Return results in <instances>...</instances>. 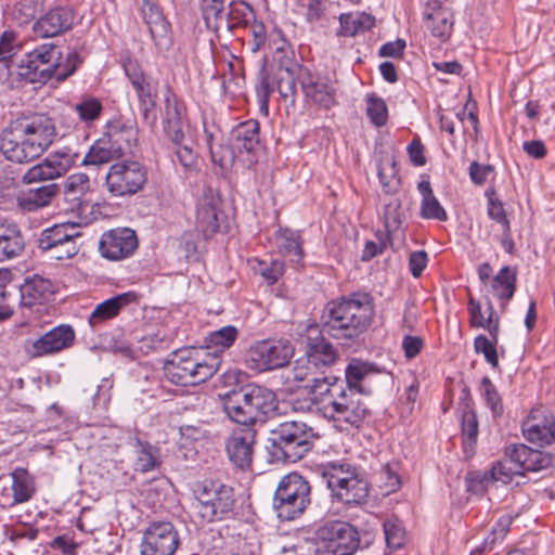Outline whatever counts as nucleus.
<instances>
[{
	"label": "nucleus",
	"instance_id": "nucleus-1",
	"mask_svg": "<svg viewBox=\"0 0 555 555\" xmlns=\"http://www.w3.org/2000/svg\"><path fill=\"white\" fill-rule=\"evenodd\" d=\"M373 317L372 297L367 294H353L349 298L328 302L321 320L323 332L337 339H349L363 333Z\"/></svg>",
	"mask_w": 555,
	"mask_h": 555
},
{
	"label": "nucleus",
	"instance_id": "nucleus-2",
	"mask_svg": "<svg viewBox=\"0 0 555 555\" xmlns=\"http://www.w3.org/2000/svg\"><path fill=\"white\" fill-rule=\"evenodd\" d=\"M228 417L241 426H254L264 422L276 408L275 393L263 386L247 385L221 396Z\"/></svg>",
	"mask_w": 555,
	"mask_h": 555
},
{
	"label": "nucleus",
	"instance_id": "nucleus-3",
	"mask_svg": "<svg viewBox=\"0 0 555 555\" xmlns=\"http://www.w3.org/2000/svg\"><path fill=\"white\" fill-rule=\"evenodd\" d=\"M79 64L77 52L68 53L65 63L62 52L53 43H44L27 53L18 64V75L30 82H46L55 77L62 81L73 75Z\"/></svg>",
	"mask_w": 555,
	"mask_h": 555
},
{
	"label": "nucleus",
	"instance_id": "nucleus-4",
	"mask_svg": "<svg viewBox=\"0 0 555 555\" xmlns=\"http://www.w3.org/2000/svg\"><path fill=\"white\" fill-rule=\"evenodd\" d=\"M220 358L205 348L182 349L173 352L164 364L168 380L179 386H195L214 376Z\"/></svg>",
	"mask_w": 555,
	"mask_h": 555
},
{
	"label": "nucleus",
	"instance_id": "nucleus-5",
	"mask_svg": "<svg viewBox=\"0 0 555 555\" xmlns=\"http://www.w3.org/2000/svg\"><path fill=\"white\" fill-rule=\"evenodd\" d=\"M267 447L278 461L295 463L312 448L313 429L299 421H287L279 424L270 433Z\"/></svg>",
	"mask_w": 555,
	"mask_h": 555
},
{
	"label": "nucleus",
	"instance_id": "nucleus-6",
	"mask_svg": "<svg viewBox=\"0 0 555 555\" xmlns=\"http://www.w3.org/2000/svg\"><path fill=\"white\" fill-rule=\"evenodd\" d=\"M311 504V486L301 475L291 473L281 478L273 496V508L281 520L300 517Z\"/></svg>",
	"mask_w": 555,
	"mask_h": 555
},
{
	"label": "nucleus",
	"instance_id": "nucleus-7",
	"mask_svg": "<svg viewBox=\"0 0 555 555\" xmlns=\"http://www.w3.org/2000/svg\"><path fill=\"white\" fill-rule=\"evenodd\" d=\"M367 413L369 406L363 390L345 388V386L324 406V416L340 431L359 427Z\"/></svg>",
	"mask_w": 555,
	"mask_h": 555
},
{
	"label": "nucleus",
	"instance_id": "nucleus-8",
	"mask_svg": "<svg viewBox=\"0 0 555 555\" xmlns=\"http://www.w3.org/2000/svg\"><path fill=\"white\" fill-rule=\"evenodd\" d=\"M195 494L193 507L203 521L220 520L233 509V489L220 480H204Z\"/></svg>",
	"mask_w": 555,
	"mask_h": 555
},
{
	"label": "nucleus",
	"instance_id": "nucleus-9",
	"mask_svg": "<svg viewBox=\"0 0 555 555\" xmlns=\"http://www.w3.org/2000/svg\"><path fill=\"white\" fill-rule=\"evenodd\" d=\"M147 181L144 165L137 160H119L109 166L105 176L107 192L115 197L132 196L140 192Z\"/></svg>",
	"mask_w": 555,
	"mask_h": 555
},
{
	"label": "nucleus",
	"instance_id": "nucleus-10",
	"mask_svg": "<svg viewBox=\"0 0 555 555\" xmlns=\"http://www.w3.org/2000/svg\"><path fill=\"white\" fill-rule=\"evenodd\" d=\"M293 356L288 340H261L248 348L245 361L249 369L264 372L285 366Z\"/></svg>",
	"mask_w": 555,
	"mask_h": 555
},
{
	"label": "nucleus",
	"instance_id": "nucleus-11",
	"mask_svg": "<svg viewBox=\"0 0 555 555\" xmlns=\"http://www.w3.org/2000/svg\"><path fill=\"white\" fill-rule=\"evenodd\" d=\"M317 535L320 548L331 555H352L360 544L358 531L340 520L325 522L318 529Z\"/></svg>",
	"mask_w": 555,
	"mask_h": 555
},
{
	"label": "nucleus",
	"instance_id": "nucleus-12",
	"mask_svg": "<svg viewBox=\"0 0 555 555\" xmlns=\"http://www.w3.org/2000/svg\"><path fill=\"white\" fill-rule=\"evenodd\" d=\"M180 545L179 532L170 521H152L143 531L141 555H175Z\"/></svg>",
	"mask_w": 555,
	"mask_h": 555
},
{
	"label": "nucleus",
	"instance_id": "nucleus-13",
	"mask_svg": "<svg viewBox=\"0 0 555 555\" xmlns=\"http://www.w3.org/2000/svg\"><path fill=\"white\" fill-rule=\"evenodd\" d=\"M325 477L334 495L346 504L361 503L369 494L367 483L354 472L344 469L343 466L333 467Z\"/></svg>",
	"mask_w": 555,
	"mask_h": 555
},
{
	"label": "nucleus",
	"instance_id": "nucleus-14",
	"mask_svg": "<svg viewBox=\"0 0 555 555\" xmlns=\"http://www.w3.org/2000/svg\"><path fill=\"white\" fill-rule=\"evenodd\" d=\"M0 151L7 159L18 164L29 163L41 156L14 120L0 134Z\"/></svg>",
	"mask_w": 555,
	"mask_h": 555
},
{
	"label": "nucleus",
	"instance_id": "nucleus-15",
	"mask_svg": "<svg viewBox=\"0 0 555 555\" xmlns=\"http://www.w3.org/2000/svg\"><path fill=\"white\" fill-rule=\"evenodd\" d=\"M138 248V237L129 228H116L104 232L99 242L102 257L118 261L130 257Z\"/></svg>",
	"mask_w": 555,
	"mask_h": 555
},
{
	"label": "nucleus",
	"instance_id": "nucleus-16",
	"mask_svg": "<svg viewBox=\"0 0 555 555\" xmlns=\"http://www.w3.org/2000/svg\"><path fill=\"white\" fill-rule=\"evenodd\" d=\"M40 155L47 151L56 137L54 120L46 114L23 116L14 120Z\"/></svg>",
	"mask_w": 555,
	"mask_h": 555
},
{
	"label": "nucleus",
	"instance_id": "nucleus-17",
	"mask_svg": "<svg viewBox=\"0 0 555 555\" xmlns=\"http://www.w3.org/2000/svg\"><path fill=\"white\" fill-rule=\"evenodd\" d=\"M75 332L70 325H59L35 340H27L25 350L31 358L56 353L70 347Z\"/></svg>",
	"mask_w": 555,
	"mask_h": 555
},
{
	"label": "nucleus",
	"instance_id": "nucleus-18",
	"mask_svg": "<svg viewBox=\"0 0 555 555\" xmlns=\"http://www.w3.org/2000/svg\"><path fill=\"white\" fill-rule=\"evenodd\" d=\"M305 96L314 104L331 108L336 104L335 81L326 76L311 73L308 68L298 76Z\"/></svg>",
	"mask_w": 555,
	"mask_h": 555
},
{
	"label": "nucleus",
	"instance_id": "nucleus-19",
	"mask_svg": "<svg viewBox=\"0 0 555 555\" xmlns=\"http://www.w3.org/2000/svg\"><path fill=\"white\" fill-rule=\"evenodd\" d=\"M256 443V430L251 426H240L231 433L227 440V452L231 462L237 467H249Z\"/></svg>",
	"mask_w": 555,
	"mask_h": 555
},
{
	"label": "nucleus",
	"instance_id": "nucleus-20",
	"mask_svg": "<svg viewBox=\"0 0 555 555\" xmlns=\"http://www.w3.org/2000/svg\"><path fill=\"white\" fill-rule=\"evenodd\" d=\"M521 428L525 438L539 447L548 446L555 440V420L547 410L531 411Z\"/></svg>",
	"mask_w": 555,
	"mask_h": 555
},
{
	"label": "nucleus",
	"instance_id": "nucleus-21",
	"mask_svg": "<svg viewBox=\"0 0 555 555\" xmlns=\"http://www.w3.org/2000/svg\"><path fill=\"white\" fill-rule=\"evenodd\" d=\"M75 13L67 7H56L49 10L33 25V31L40 38H51L72 29Z\"/></svg>",
	"mask_w": 555,
	"mask_h": 555
},
{
	"label": "nucleus",
	"instance_id": "nucleus-22",
	"mask_svg": "<svg viewBox=\"0 0 555 555\" xmlns=\"http://www.w3.org/2000/svg\"><path fill=\"white\" fill-rule=\"evenodd\" d=\"M221 198L211 188L203 191L196 206V227L206 236L219 230Z\"/></svg>",
	"mask_w": 555,
	"mask_h": 555
},
{
	"label": "nucleus",
	"instance_id": "nucleus-23",
	"mask_svg": "<svg viewBox=\"0 0 555 555\" xmlns=\"http://www.w3.org/2000/svg\"><path fill=\"white\" fill-rule=\"evenodd\" d=\"M424 23L431 36L446 42L452 35L454 14L450 8L438 1L428 2L424 12Z\"/></svg>",
	"mask_w": 555,
	"mask_h": 555
},
{
	"label": "nucleus",
	"instance_id": "nucleus-24",
	"mask_svg": "<svg viewBox=\"0 0 555 555\" xmlns=\"http://www.w3.org/2000/svg\"><path fill=\"white\" fill-rule=\"evenodd\" d=\"M276 53H283L284 55L278 60L279 68L276 73V88L284 101H289L291 104L295 103L297 88L296 80L301 74V70H306L295 63L286 53L284 48H278Z\"/></svg>",
	"mask_w": 555,
	"mask_h": 555
},
{
	"label": "nucleus",
	"instance_id": "nucleus-25",
	"mask_svg": "<svg viewBox=\"0 0 555 555\" xmlns=\"http://www.w3.org/2000/svg\"><path fill=\"white\" fill-rule=\"evenodd\" d=\"M166 118L164 131L167 138L175 144H182L189 122L185 107L175 96H166Z\"/></svg>",
	"mask_w": 555,
	"mask_h": 555
},
{
	"label": "nucleus",
	"instance_id": "nucleus-26",
	"mask_svg": "<svg viewBox=\"0 0 555 555\" xmlns=\"http://www.w3.org/2000/svg\"><path fill=\"white\" fill-rule=\"evenodd\" d=\"M104 135L115 149L119 147V154L122 157L137 146L139 130L135 121L114 120L108 124Z\"/></svg>",
	"mask_w": 555,
	"mask_h": 555
},
{
	"label": "nucleus",
	"instance_id": "nucleus-27",
	"mask_svg": "<svg viewBox=\"0 0 555 555\" xmlns=\"http://www.w3.org/2000/svg\"><path fill=\"white\" fill-rule=\"evenodd\" d=\"M506 456L517 463L521 475L524 472H538L548 466L550 459L543 452L531 449L525 444H515L506 448Z\"/></svg>",
	"mask_w": 555,
	"mask_h": 555
},
{
	"label": "nucleus",
	"instance_id": "nucleus-28",
	"mask_svg": "<svg viewBox=\"0 0 555 555\" xmlns=\"http://www.w3.org/2000/svg\"><path fill=\"white\" fill-rule=\"evenodd\" d=\"M138 300V295L133 292H127L104 300L95 306L89 317V323L92 327L117 317L122 308Z\"/></svg>",
	"mask_w": 555,
	"mask_h": 555
},
{
	"label": "nucleus",
	"instance_id": "nucleus-29",
	"mask_svg": "<svg viewBox=\"0 0 555 555\" xmlns=\"http://www.w3.org/2000/svg\"><path fill=\"white\" fill-rule=\"evenodd\" d=\"M229 142L238 154L254 153L260 143L258 121L249 119L238 124L232 129Z\"/></svg>",
	"mask_w": 555,
	"mask_h": 555
},
{
	"label": "nucleus",
	"instance_id": "nucleus-30",
	"mask_svg": "<svg viewBox=\"0 0 555 555\" xmlns=\"http://www.w3.org/2000/svg\"><path fill=\"white\" fill-rule=\"evenodd\" d=\"M21 302L25 307L47 301L53 294L52 283L40 275H33L25 279L20 287Z\"/></svg>",
	"mask_w": 555,
	"mask_h": 555
},
{
	"label": "nucleus",
	"instance_id": "nucleus-31",
	"mask_svg": "<svg viewBox=\"0 0 555 555\" xmlns=\"http://www.w3.org/2000/svg\"><path fill=\"white\" fill-rule=\"evenodd\" d=\"M461 408L462 414V438L465 452L472 451L477 442L478 421L472 409V397L469 389L465 386L462 389Z\"/></svg>",
	"mask_w": 555,
	"mask_h": 555
},
{
	"label": "nucleus",
	"instance_id": "nucleus-32",
	"mask_svg": "<svg viewBox=\"0 0 555 555\" xmlns=\"http://www.w3.org/2000/svg\"><path fill=\"white\" fill-rule=\"evenodd\" d=\"M60 192L56 183L29 189L17 197L18 206L26 211H37L49 206Z\"/></svg>",
	"mask_w": 555,
	"mask_h": 555
},
{
	"label": "nucleus",
	"instance_id": "nucleus-33",
	"mask_svg": "<svg viewBox=\"0 0 555 555\" xmlns=\"http://www.w3.org/2000/svg\"><path fill=\"white\" fill-rule=\"evenodd\" d=\"M81 236L75 223H57L44 229L38 238L40 249H50L52 246L61 245Z\"/></svg>",
	"mask_w": 555,
	"mask_h": 555
},
{
	"label": "nucleus",
	"instance_id": "nucleus-34",
	"mask_svg": "<svg viewBox=\"0 0 555 555\" xmlns=\"http://www.w3.org/2000/svg\"><path fill=\"white\" fill-rule=\"evenodd\" d=\"M146 7L143 9V14L149 25L151 36L156 46L165 47L170 42V25L164 17L158 7L151 4L144 0Z\"/></svg>",
	"mask_w": 555,
	"mask_h": 555
},
{
	"label": "nucleus",
	"instance_id": "nucleus-35",
	"mask_svg": "<svg viewBox=\"0 0 555 555\" xmlns=\"http://www.w3.org/2000/svg\"><path fill=\"white\" fill-rule=\"evenodd\" d=\"M25 247L23 235L14 223L0 224V261L17 257Z\"/></svg>",
	"mask_w": 555,
	"mask_h": 555
},
{
	"label": "nucleus",
	"instance_id": "nucleus-36",
	"mask_svg": "<svg viewBox=\"0 0 555 555\" xmlns=\"http://www.w3.org/2000/svg\"><path fill=\"white\" fill-rule=\"evenodd\" d=\"M119 158H121L119 147L115 149L103 135L89 147L87 154L81 158V165L100 167Z\"/></svg>",
	"mask_w": 555,
	"mask_h": 555
},
{
	"label": "nucleus",
	"instance_id": "nucleus-37",
	"mask_svg": "<svg viewBox=\"0 0 555 555\" xmlns=\"http://www.w3.org/2000/svg\"><path fill=\"white\" fill-rule=\"evenodd\" d=\"M417 190L422 196L420 210L421 217L423 219L446 221L448 219L447 211L435 196L429 180L420 181Z\"/></svg>",
	"mask_w": 555,
	"mask_h": 555
},
{
	"label": "nucleus",
	"instance_id": "nucleus-38",
	"mask_svg": "<svg viewBox=\"0 0 555 555\" xmlns=\"http://www.w3.org/2000/svg\"><path fill=\"white\" fill-rule=\"evenodd\" d=\"M162 465L160 450L146 441L135 440L134 468L140 473L158 469Z\"/></svg>",
	"mask_w": 555,
	"mask_h": 555
},
{
	"label": "nucleus",
	"instance_id": "nucleus-39",
	"mask_svg": "<svg viewBox=\"0 0 555 555\" xmlns=\"http://www.w3.org/2000/svg\"><path fill=\"white\" fill-rule=\"evenodd\" d=\"M12 501L3 502V505L21 504L29 501L34 495V480L26 469L16 468L12 473Z\"/></svg>",
	"mask_w": 555,
	"mask_h": 555
},
{
	"label": "nucleus",
	"instance_id": "nucleus-40",
	"mask_svg": "<svg viewBox=\"0 0 555 555\" xmlns=\"http://www.w3.org/2000/svg\"><path fill=\"white\" fill-rule=\"evenodd\" d=\"M338 358L337 350L334 346L325 340L311 346L307 353L305 362L308 364V370L327 367L333 365Z\"/></svg>",
	"mask_w": 555,
	"mask_h": 555
},
{
	"label": "nucleus",
	"instance_id": "nucleus-41",
	"mask_svg": "<svg viewBox=\"0 0 555 555\" xmlns=\"http://www.w3.org/2000/svg\"><path fill=\"white\" fill-rule=\"evenodd\" d=\"M493 295L503 300V306L514 296L516 289V274L509 267H503L491 281Z\"/></svg>",
	"mask_w": 555,
	"mask_h": 555
},
{
	"label": "nucleus",
	"instance_id": "nucleus-42",
	"mask_svg": "<svg viewBox=\"0 0 555 555\" xmlns=\"http://www.w3.org/2000/svg\"><path fill=\"white\" fill-rule=\"evenodd\" d=\"M378 178L386 194H395L400 188V177L392 156H384L378 164Z\"/></svg>",
	"mask_w": 555,
	"mask_h": 555
},
{
	"label": "nucleus",
	"instance_id": "nucleus-43",
	"mask_svg": "<svg viewBox=\"0 0 555 555\" xmlns=\"http://www.w3.org/2000/svg\"><path fill=\"white\" fill-rule=\"evenodd\" d=\"M255 17L253 8L244 2H231L227 14H223V25L232 30L246 26Z\"/></svg>",
	"mask_w": 555,
	"mask_h": 555
},
{
	"label": "nucleus",
	"instance_id": "nucleus-44",
	"mask_svg": "<svg viewBox=\"0 0 555 555\" xmlns=\"http://www.w3.org/2000/svg\"><path fill=\"white\" fill-rule=\"evenodd\" d=\"M340 33L344 36H354L360 31H365L374 26L375 20L369 14H341Z\"/></svg>",
	"mask_w": 555,
	"mask_h": 555
},
{
	"label": "nucleus",
	"instance_id": "nucleus-45",
	"mask_svg": "<svg viewBox=\"0 0 555 555\" xmlns=\"http://www.w3.org/2000/svg\"><path fill=\"white\" fill-rule=\"evenodd\" d=\"M276 246L280 253L288 257L292 262H299L302 258V247L298 236L289 231H281L276 236Z\"/></svg>",
	"mask_w": 555,
	"mask_h": 555
},
{
	"label": "nucleus",
	"instance_id": "nucleus-46",
	"mask_svg": "<svg viewBox=\"0 0 555 555\" xmlns=\"http://www.w3.org/2000/svg\"><path fill=\"white\" fill-rule=\"evenodd\" d=\"M61 177L55 167L47 157L43 162L36 164L30 167L22 177V182L24 184H33L48 180H54Z\"/></svg>",
	"mask_w": 555,
	"mask_h": 555
},
{
	"label": "nucleus",
	"instance_id": "nucleus-47",
	"mask_svg": "<svg viewBox=\"0 0 555 555\" xmlns=\"http://www.w3.org/2000/svg\"><path fill=\"white\" fill-rule=\"evenodd\" d=\"M134 88L139 101L144 109V115L146 116L150 108H153L156 104L157 99V88L156 83H154L151 79H149L145 75L138 79L137 81L131 83Z\"/></svg>",
	"mask_w": 555,
	"mask_h": 555
},
{
	"label": "nucleus",
	"instance_id": "nucleus-48",
	"mask_svg": "<svg viewBox=\"0 0 555 555\" xmlns=\"http://www.w3.org/2000/svg\"><path fill=\"white\" fill-rule=\"evenodd\" d=\"M60 176L65 175L81 157L80 153L72 147L64 146L48 156Z\"/></svg>",
	"mask_w": 555,
	"mask_h": 555
},
{
	"label": "nucleus",
	"instance_id": "nucleus-49",
	"mask_svg": "<svg viewBox=\"0 0 555 555\" xmlns=\"http://www.w3.org/2000/svg\"><path fill=\"white\" fill-rule=\"evenodd\" d=\"M310 382L311 384L307 385V387L312 395L315 397L328 395L331 400H333L336 393L345 386L341 379L333 376L322 378L312 377Z\"/></svg>",
	"mask_w": 555,
	"mask_h": 555
},
{
	"label": "nucleus",
	"instance_id": "nucleus-50",
	"mask_svg": "<svg viewBox=\"0 0 555 555\" xmlns=\"http://www.w3.org/2000/svg\"><path fill=\"white\" fill-rule=\"evenodd\" d=\"M90 190L89 176L77 172L68 176L64 182V194L72 199H78Z\"/></svg>",
	"mask_w": 555,
	"mask_h": 555
},
{
	"label": "nucleus",
	"instance_id": "nucleus-51",
	"mask_svg": "<svg viewBox=\"0 0 555 555\" xmlns=\"http://www.w3.org/2000/svg\"><path fill=\"white\" fill-rule=\"evenodd\" d=\"M18 183L11 172L0 170V209L10 208L16 197Z\"/></svg>",
	"mask_w": 555,
	"mask_h": 555
},
{
	"label": "nucleus",
	"instance_id": "nucleus-52",
	"mask_svg": "<svg viewBox=\"0 0 555 555\" xmlns=\"http://www.w3.org/2000/svg\"><path fill=\"white\" fill-rule=\"evenodd\" d=\"M366 115L374 126L383 127L388 118L386 102L375 94L369 95L366 99Z\"/></svg>",
	"mask_w": 555,
	"mask_h": 555
},
{
	"label": "nucleus",
	"instance_id": "nucleus-53",
	"mask_svg": "<svg viewBox=\"0 0 555 555\" xmlns=\"http://www.w3.org/2000/svg\"><path fill=\"white\" fill-rule=\"evenodd\" d=\"M237 328L233 325L221 327L218 331L211 332L207 338L208 347L206 350L216 347L222 350L231 347L237 338Z\"/></svg>",
	"mask_w": 555,
	"mask_h": 555
},
{
	"label": "nucleus",
	"instance_id": "nucleus-54",
	"mask_svg": "<svg viewBox=\"0 0 555 555\" xmlns=\"http://www.w3.org/2000/svg\"><path fill=\"white\" fill-rule=\"evenodd\" d=\"M384 533L388 547L398 550L404 544L405 532L398 519H387L384 522Z\"/></svg>",
	"mask_w": 555,
	"mask_h": 555
},
{
	"label": "nucleus",
	"instance_id": "nucleus-55",
	"mask_svg": "<svg viewBox=\"0 0 555 555\" xmlns=\"http://www.w3.org/2000/svg\"><path fill=\"white\" fill-rule=\"evenodd\" d=\"M102 104L95 98H87L75 105L80 120L90 122L98 119L102 112Z\"/></svg>",
	"mask_w": 555,
	"mask_h": 555
},
{
	"label": "nucleus",
	"instance_id": "nucleus-56",
	"mask_svg": "<svg viewBox=\"0 0 555 555\" xmlns=\"http://www.w3.org/2000/svg\"><path fill=\"white\" fill-rule=\"evenodd\" d=\"M515 475H521V472L511 457L507 456L504 461L498 462L492 467V478L495 481H501L503 483H508L512 481Z\"/></svg>",
	"mask_w": 555,
	"mask_h": 555
},
{
	"label": "nucleus",
	"instance_id": "nucleus-57",
	"mask_svg": "<svg viewBox=\"0 0 555 555\" xmlns=\"http://www.w3.org/2000/svg\"><path fill=\"white\" fill-rule=\"evenodd\" d=\"M223 4L218 0H202V14L207 25L214 22L216 27L223 26Z\"/></svg>",
	"mask_w": 555,
	"mask_h": 555
},
{
	"label": "nucleus",
	"instance_id": "nucleus-58",
	"mask_svg": "<svg viewBox=\"0 0 555 555\" xmlns=\"http://www.w3.org/2000/svg\"><path fill=\"white\" fill-rule=\"evenodd\" d=\"M369 370L366 364L359 360H352L346 369L345 388L362 389L361 380L365 377Z\"/></svg>",
	"mask_w": 555,
	"mask_h": 555
},
{
	"label": "nucleus",
	"instance_id": "nucleus-59",
	"mask_svg": "<svg viewBox=\"0 0 555 555\" xmlns=\"http://www.w3.org/2000/svg\"><path fill=\"white\" fill-rule=\"evenodd\" d=\"M494 341L485 335H479L474 340V349L477 353H482L486 361L493 367H499V357Z\"/></svg>",
	"mask_w": 555,
	"mask_h": 555
},
{
	"label": "nucleus",
	"instance_id": "nucleus-60",
	"mask_svg": "<svg viewBox=\"0 0 555 555\" xmlns=\"http://www.w3.org/2000/svg\"><path fill=\"white\" fill-rule=\"evenodd\" d=\"M176 156L178 163L186 172L197 171V155L190 145L177 144Z\"/></svg>",
	"mask_w": 555,
	"mask_h": 555
},
{
	"label": "nucleus",
	"instance_id": "nucleus-61",
	"mask_svg": "<svg viewBox=\"0 0 555 555\" xmlns=\"http://www.w3.org/2000/svg\"><path fill=\"white\" fill-rule=\"evenodd\" d=\"M49 254V257L55 260H66L76 256L79 251L77 240L65 242L57 246H52L50 249H41Z\"/></svg>",
	"mask_w": 555,
	"mask_h": 555
},
{
	"label": "nucleus",
	"instance_id": "nucleus-62",
	"mask_svg": "<svg viewBox=\"0 0 555 555\" xmlns=\"http://www.w3.org/2000/svg\"><path fill=\"white\" fill-rule=\"evenodd\" d=\"M482 386V395L487 404L490 406L494 414H500L502 412L501 397L490 380L489 377H483L481 380Z\"/></svg>",
	"mask_w": 555,
	"mask_h": 555
},
{
	"label": "nucleus",
	"instance_id": "nucleus-63",
	"mask_svg": "<svg viewBox=\"0 0 555 555\" xmlns=\"http://www.w3.org/2000/svg\"><path fill=\"white\" fill-rule=\"evenodd\" d=\"M236 153V150H234L231 144L230 146H214L212 144H210V154L212 160L221 168H227L231 166L232 163L234 162Z\"/></svg>",
	"mask_w": 555,
	"mask_h": 555
},
{
	"label": "nucleus",
	"instance_id": "nucleus-64",
	"mask_svg": "<svg viewBox=\"0 0 555 555\" xmlns=\"http://www.w3.org/2000/svg\"><path fill=\"white\" fill-rule=\"evenodd\" d=\"M511 518L507 516L501 517L496 525L492 528V531L488 538L485 539V542L481 547V552L486 550H490L492 545L502 540L509 530Z\"/></svg>",
	"mask_w": 555,
	"mask_h": 555
}]
</instances>
